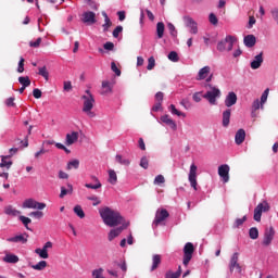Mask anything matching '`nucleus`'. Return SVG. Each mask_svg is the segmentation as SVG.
<instances>
[{"instance_id":"obj_1","label":"nucleus","mask_w":278,"mask_h":278,"mask_svg":"<svg viewBox=\"0 0 278 278\" xmlns=\"http://www.w3.org/2000/svg\"><path fill=\"white\" fill-rule=\"evenodd\" d=\"M99 214L108 227H118V225L125 224V218L121 216V213L105 206L99 210Z\"/></svg>"},{"instance_id":"obj_2","label":"nucleus","mask_w":278,"mask_h":278,"mask_svg":"<svg viewBox=\"0 0 278 278\" xmlns=\"http://www.w3.org/2000/svg\"><path fill=\"white\" fill-rule=\"evenodd\" d=\"M206 92L203 94V99H206L211 105H216L217 99H220V89L212 84L205 85Z\"/></svg>"},{"instance_id":"obj_3","label":"nucleus","mask_w":278,"mask_h":278,"mask_svg":"<svg viewBox=\"0 0 278 278\" xmlns=\"http://www.w3.org/2000/svg\"><path fill=\"white\" fill-rule=\"evenodd\" d=\"M83 99V112L93 118L94 113L92 112V108H94V96L90 92V90H86L85 94L81 97Z\"/></svg>"},{"instance_id":"obj_4","label":"nucleus","mask_w":278,"mask_h":278,"mask_svg":"<svg viewBox=\"0 0 278 278\" xmlns=\"http://www.w3.org/2000/svg\"><path fill=\"white\" fill-rule=\"evenodd\" d=\"M195 79L197 81H203V79H205L206 84H210V81L214 79V74H212V67H210V65H206L200 68Z\"/></svg>"},{"instance_id":"obj_5","label":"nucleus","mask_w":278,"mask_h":278,"mask_svg":"<svg viewBox=\"0 0 278 278\" xmlns=\"http://www.w3.org/2000/svg\"><path fill=\"white\" fill-rule=\"evenodd\" d=\"M22 207L24 210H45V207H47V204L45 202H38L29 198L23 202Z\"/></svg>"},{"instance_id":"obj_6","label":"nucleus","mask_w":278,"mask_h":278,"mask_svg":"<svg viewBox=\"0 0 278 278\" xmlns=\"http://www.w3.org/2000/svg\"><path fill=\"white\" fill-rule=\"evenodd\" d=\"M193 253H194V245L191 242L186 243L184 248V260H182L184 266H188L190 264Z\"/></svg>"},{"instance_id":"obj_7","label":"nucleus","mask_w":278,"mask_h":278,"mask_svg":"<svg viewBox=\"0 0 278 278\" xmlns=\"http://www.w3.org/2000/svg\"><path fill=\"white\" fill-rule=\"evenodd\" d=\"M268 210H270L268 202L264 201L262 203H258L257 206L254 208V220H256V223H260L262 220V213L268 212Z\"/></svg>"},{"instance_id":"obj_8","label":"nucleus","mask_w":278,"mask_h":278,"mask_svg":"<svg viewBox=\"0 0 278 278\" xmlns=\"http://www.w3.org/2000/svg\"><path fill=\"white\" fill-rule=\"evenodd\" d=\"M168 216L170 215L168 214V211H166V208L157 210L155 218L152 223V227H159V225H162V223H164V220H166Z\"/></svg>"},{"instance_id":"obj_9","label":"nucleus","mask_w":278,"mask_h":278,"mask_svg":"<svg viewBox=\"0 0 278 278\" xmlns=\"http://www.w3.org/2000/svg\"><path fill=\"white\" fill-rule=\"evenodd\" d=\"M239 257H240V253L238 252H235L230 257V262H229L230 273H233V270H236V273H239V274L242 273V266H240V263H238Z\"/></svg>"},{"instance_id":"obj_10","label":"nucleus","mask_w":278,"mask_h":278,"mask_svg":"<svg viewBox=\"0 0 278 278\" xmlns=\"http://www.w3.org/2000/svg\"><path fill=\"white\" fill-rule=\"evenodd\" d=\"M127 227H129V223L122 224L121 227L112 229L108 236L109 242H112L114 238H118V236H121V233H123V230L127 229Z\"/></svg>"},{"instance_id":"obj_11","label":"nucleus","mask_w":278,"mask_h":278,"mask_svg":"<svg viewBox=\"0 0 278 278\" xmlns=\"http://www.w3.org/2000/svg\"><path fill=\"white\" fill-rule=\"evenodd\" d=\"M83 23H85V25H94V23H97V14L92 11L84 12Z\"/></svg>"},{"instance_id":"obj_12","label":"nucleus","mask_w":278,"mask_h":278,"mask_svg":"<svg viewBox=\"0 0 278 278\" xmlns=\"http://www.w3.org/2000/svg\"><path fill=\"white\" fill-rule=\"evenodd\" d=\"M274 238H275V229L273 227H270L264 233L263 245L270 247Z\"/></svg>"},{"instance_id":"obj_13","label":"nucleus","mask_w":278,"mask_h":278,"mask_svg":"<svg viewBox=\"0 0 278 278\" xmlns=\"http://www.w3.org/2000/svg\"><path fill=\"white\" fill-rule=\"evenodd\" d=\"M184 22L186 27L190 28V34H199V28L197 26L195 21L190 16H185Z\"/></svg>"},{"instance_id":"obj_14","label":"nucleus","mask_w":278,"mask_h":278,"mask_svg":"<svg viewBox=\"0 0 278 278\" xmlns=\"http://www.w3.org/2000/svg\"><path fill=\"white\" fill-rule=\"evenodd\" d=\"M229 165L224 164L218 167V175L220 178H223L224 184H227L229 181Z\"/></svg>"},{"instance_id":"obj_15","label":"nucleus","mask_w":278,"mask_h":278,"mask_svg":"<svg viewBox=\"0 0 278 278\" xmlns=\"http://www.w3.org/2000/svg\"><path fill=\"white\" fill-rule=\"evenodd\" d=\"M264 64V53L261 52L260 54L255 55L253 61L250 63V66L253 71H257L260 66Z\"/></svg>"},{"instance_id":"obj_16","label":"nucleus","mask_w":278,"mask_h":278,"mask_svg":"<svg viewBox=\"0 0 278 278\" xmlns=\"http://www.w3.org/2000/svg\"><path fill=\"white\" fill-rule=\"evenodd\" d=\"M236 103H238V96L236 94V92H228L225 99L226 108H232V105H236Z\"/></svg>"},{"instance_id":"obj_17","label":"nucleus","mask_w":278,"mask_h":278,"mask_svg":"<svg viewBox=\"0 0 278 278\" xmlns=\"http://www.w3.org/2000/svg\"><path fill=\"white\" fill-rule=\"evenodd\" d=\"M79 140V132L72 131L68 132L65 137V144L66 147H71L72 144H75Z\"/></svg>"},{"instance_id":"obj_18","label":"nucleus","mask_w":278,"mask_h":278,"mask_svg":"<svg viewBox=\"0 0 278 278\" xmlns=\"http://www.w3.org/2000/svg\"><path fill=\"white\" fill-rule=\"evenodd\" d=\"M160 121L161 123H164V125L170 127L173 131H177V123L170 118V115H162Z\"/></svg>"},{"instance_id":"obj_19","label":"nucleus","mask_w":278,"mask_h":278,"mask_svg":"<svg viewBox=\"0 0 278 278\" xmlns=\"http://www.w3.org/2000/svg\"><path fill=\"white\" fill-rule=\"evenodd\" d=\"M247 138V131L244 129H239L235 135L236 144H242Z\"/></svg>"},{"instance_id":"obj_20","label":"nucleus","mask_w":278,"mask_h":278,"mask_svg":"<svg viewBox=\"0 0 278 278\" xmlns=\"http://www.w3.org/2000/svg\"><path fill=\"white\" fill-rule=\"evenodd\" d=\"M231 121V109H227L223 112L222 125L223 127H229V123Z\"/></svg>"},{"instance_id":"obj_21","label":"nucleus","mask_w":278,"mask_h":278,"mask_svg":"<svg viewBox=\"0 0 278 278\" xmlns=\"http://www.w3.org/2000/svg\"><path fill=\"white\" fill-rule=\"evenodd\" d=\"M161 264H162V256L160 254H154L152 256V266L150 268L151 273H153V270H157Z\"/></svg>"},{"instance_id":"obj_22","label":"nucleus","mask_w":278,"mask_h":278,"mask_svg":"<svg viewBox=\"0 0 278 278\" xmlns=\"http://www.w3.org/2000/svg\"><path fill=\"white\" fill-rule=\"evenodd\" d=\"M7 242H22V244H25L27 242V236L25 237V235H17L15 237L8 238Z\"/></svg>"},{"instance_id":"obj_23","label":"nucleus","mask_w":278,"mask_h":278,"mask_svg":"<svg viewBox=\"0 0 278 278\" xmlns=\"http://www.w3.org/2000/svg\"><path fill=\"white\" fill-rule=\"evenodd\" d=\"M243 42H244L245 47L251 49V47H255V42H257V40L255 39V37L253 35H247L243 39Z\"/></svg>"},{"instance_id":"obj_24","label":"nucleus","mask_w":278,"mask_h":278,"mask_svg":"<svg viewBox=\"0 0 278 278\" xmlns=\"http://www.w3.org/2000/svg\"><path fill=\"white\" fill-rule=\"evenodd\" d=\"M115 162H117L118 164H121L122 166H129V164H131V161L127 157H124L121 154H116L115 156Z\"/></svg>"},{"instance_id":"obj_25","label":"nucleus","mask_w":278,"mask_h":278,"mask_svg":"<svg viewBox=\"0 0 278 278\" xmlns=\"http://www.w3.org/2000/svg\"><path fill=\"white\" fill-rule=\"evenodd\" d=\"M66 194H73V185L67 184V189L65 187H61L60 199H64Z\"/></svg>"},{"instance_id":"obj_26","label":"nucleus","mask_w":278,"mask_h":278,"mask_svg":"<svg viewBox=\"0 0 278 278\" xmlns=\"http://www.w3.org/2000/svg\"><path fill=\"white\" fill-rule=\"evenodd\" d=\"M112 92V84L108 80L102 81L101 94H110Z\"/></svg>"},{"instance_id":"obj_27","label":"nucleus","mask_w":278,"mask_h":278,"mask_svg":"<svg viewBox=\"0 0 278 278\" xmlns=\"http://www.w3.org/2000/svg\"><path fill=\"white\" fill-rule=\"evenodd\" d=\"M4 214L8 216H18L21 215V211L14 208L12 205H9L4 208Z\"/></svg>"},{"instance_id":"obj_28","label":"nucleus","mask_w":278,"mask_h":278,"mask_svg":"<svg viewBox=\"0 0 278 278\" xmlns=\"http://www.w3.org/2000/svg\"><path fill=\"white\" fill-rule=\"evenodd\" d=\"M236 37L228 35L225 38V42L228 43V47L226 48V51H232L233 49V43L236 42Z\"/></svg>"},{"instance_id":"obj_29","label":"nucleus","mask_w":278,"mask_h":278,"mask_svg":"<svg viewBox=\"0 0 278 278\" xmlns=\"http://www.w3.org/2000/svg\"><path fill=\"white\" fill-rule=\"evenodd\" d=\"M118 181V176L116 175V172L114 169L109 170V184L112 186H116V182Z\"/></svg>"},{"instance_id":"obj_30","label":"nucleus","mask_w":278,"mask_h":278,"mask_svg":"<svg viewBox=\"0 0 278 278\" xmlns=\"http://www.w3.org/2000/svg\"><path fill=\"white\" fill-rule=\"evenodd\" d=\"M166 29V27L164 26L163 22H159L156 24V36L159 39L164 38V30Z\"/></svg>"},{"instance_id":"obj_31","label":"nucleus","mask_w":278,"mask_h":278,"mask_svg":"<svg viewBox=\"0 0 278 278\" xmlns=\"http://www.w3.org/2000/svg\"><path fill=\"white\" fill-rule=\"evenodd\" d=\"M3 262H5L7 264H16V263H18V256H16L14 254H7L3 257Z\"/></svg>"},{"instance_id":"obj_32","label":"nucleus","mask_w":278,"mask_h":278,"mask_svg":"<svg viewBox=\"0 0 278 278\" xmlns=\"http://www.w3.org/2000/svg\"><path fill=\"white\" fill-rule=\"evenodd\" d=\"M168 110H169L170 114H173L174 116H181L182 118H186V113L177 110L175 104H170Z\"/></svg>"},{"instance_id":"obj_33","label":"nucleus","mask_w":278,"mask_h":278,"mask_svg":"<svg viewBox=\"0 0 278 278\" xmlns=\"http://www.w3.org/2000/svg\"><path fill=\"white\" fill-rule=\"evenodd\" d=\"M8 157H12V155L1 156L0 168H10L12 166V161H5Z\"/></svg>"},{"instance_id":"obj_34","label":"nucleus","mask_w":278,"mask_h":278,"mask_svg":"<svg viewBox=\"0 0 278 278\" xmlns=\"http://www.w3.org/2000/svg\"><path fill=\"white\" fill-rule=\"evenodd\" d=\"M18 81L24 88H29V86H31V80L28 76H20Z\"/></svg>"},{"instance_id":"obj_35","label":"nucleus","mask_w":278,"mask_h":278,"mask_svg":"<svg viewBox=\"0 0 278 278\" xmlns=\"http://www.w3.org/2000/svg\"><path fill=\"white\" fill-rule=\"evenodd\" d=\"M35 253L41 257V260H49V252L43 250V248H37Z\"/></svg>"},{"instance_id":"obj_36","label":"nucleus","mask_w":278,"mask_h":278,"mask_svg":"<svg viewBox=\"0 0 278 278\" xmlns=\"http://www.w3.org/2000/svg\"><path fill=\"white\" fill-rule=\"evenodd\" d=\"M51 144H55L56 149H61L62 151L65 149L64 144L54 142L53 140H46L42 142V147H49Z\"/></svg>"},{"instance_id":"obj_37","label":"nucleus","mask_w":278,"mask_h":278,"mask_svg":"<svg viewBox=\"0 0 278 278\" xmlns=\"http://www.w3.org/2000/svg\"><path fill=\"white\" fill-rule=\"evenodd\" d=\"M268 92H270L269 88L265 89L261 96V110H264V103L268 101Z\"/></svg>"},{"instance_id":"obj_38","label":"nucleus","mask_w":278,"mask_h":278,"mask_svg":"<svg viewBox=\"0 0 278 278\" xmlns=\"http://www.w3.org/2000/svg\"><path fill=\"white\" fill-rule=\"evenodd\" d=\"M96 185L92 184H86L85 188H89L90 190H99V188H101V182L99 181V178L93 177Z\"/></svg>"},{"instance_id":"obj_39","label":"nucleus","mask_w":278,"mask_h":278,"mask_svg":"<svg viewBox=\"0 0 278 278\" xmlns=\"http://www.w3.org/2000/svg\"><path fill=\"white\" fill-rule=\"evenodd\" d=\"M33 270H45L47 268V261H40L36 265L30 266Z\"/></svg>"},{"instance_id":"obj_40","label":"nucleus","mask_w":278,"mask_h":278,"mask_svg":"<svg viewBox=\"0 0 278 278\" xmlns=\"http://www.w3.org/2000/svg\"><path fill=\"white\" fill-rule=\"evenodd\" d=\"M74 214H76L78 218H86V213H84V208H81V205L74 206Z\"/></svg>"},{"instance_id":"obj_41","label":"nucleus","mask_w":278,"mask_h":278,"mask_svg":"<svg viewBox=\"0 0 278 278\" xmlns=\"http://www.w3.org/2000/svg\"><path fill=\"white\" fill-rule=\"evenodd\" d=\"M249 236L251 240H257V238H260V230H257L256 227H252L249 230Z\"/></svg>"},{"instance_id":"obj_42","label":"nucleus","mask_w":278,"mask_h":278,"mask_svg":"<svg viewBox=\"0 0 278 278\" xmlns=\"http://www.w3.org/2000/svg\"><path fill=\"white\" fill-rule=\"evenodd\" d=\"M38 75L43 77V79H46V81H49V71H47V66L39 67Z\"/></svg>"},{"instance_id":"obj_43","label":"nucleus","mask_w":278,"mask_h":278,"mask_svg":"<svg viewBox=\"0 0 278 278\" xmlns=\"http://www.w3.org/2000/svg\"><path fill=\"white\" fill-rule=\"evenodd\" d=\"M197 170H198V167L195 166L194 163H192V164L190 165V170H189L188 178L197 179Z\"/></svg>"},{"instance_id":"obj_44","label":"nucleus","mask_w":278,"mask_h":278,"mask_svg":"<svg viewBox=\"0 0 278 278\" xmlns=\"http://www.w3.org/2000/svg\"><path fill=\"white\" fill-rule=\"evenodd\" d=\"M180 276H181V266H179V267H178V270L175 271V273L168 271L165 277H166V278H178V277H180Z\"/></svg>"},{"instance_id":"obj_45","label":"nucleus","mask_w":278,"mask_h":278,"mask_svg":"<svg viewBox=\"0 0 278 278\" xmlns=\"http://www.w3.org/2000/svg\"><path fill=\"white\" fill-rule=\"evenodd\" d=\"M167 58L169 62H179V54L176 51H170Z\"/></svg>"},{"instance_id":"obj_46","label":"nucleus","mask_w":278,"mask_h":278,"mask_svg":"<svg viewBox=\"0 0 278 278\" xmlns=\"http://www.w3.org/2000/svg\"><path fill=\"white\" fill-rule=\"evenodd\" d=\"M67 170H72V168H79V160H73L67 163Z\"/></svg>"},{"instance_id":"obj_47","label":"nucleus","mask_w":278,"mask_h":278,"mask_svg":"<svg viewBox=\"0 0 278 278\" xmlns=\"http://www.w3.org/2000/svg\"><path fill=\"white\" fill-rule=\"evenodd\" d=\"M168 31L170 34L172 38H177V28H175V25L173 23L167 24Z\"/></svg>"},{"instance_id":"obj_48","label":"nucleus","mask_w":278,"mask_h":278,"mask_svg":"<svg viewBox=\"0 0 278 278\" xmlns=\"http://www.w3.org/2000/svg\"><path fill=\"white\" fill-rule=\"evenodd\" d=\"M245 220H247V216H243L242 218H237L233 224V228L238 229L239 227H242V225H244Z\"/></svg>"},{"instance_id":"obj_49","label":"nucleus","mask_w":278,"mask_h":278,"mask_svg":"<svg viewBox=\"0 0 278 278\" xmlns=\"http://www.w3.org/2000/svg\"><path fill=\"white\" fill-rule=\"evenodd\" d=\"M28 216L33 217V218H37V219H40L45 216V213H42V211H34V212H30L28 214Z\"/></svg>"},{"instance_id":"obj_50","label":"nucleus","mask_w":278,"mask_h":278,"mask_svg":"<svg viewBox=\"0 0 278 278\" xmlns=\"http://www.w3.org/2000/svg\"><path fill=\"white\" fill-rule=\"evenodd\" d=\"M24 71H25V59L21 56L17 65V73H24Z\"/></svg>"},{"instance_id":"obj_51","label":"nucleus","mask_w":278,"mask_h":278,"mask_svg":"<svg viewBox=\"0 0 278 278\" xmlns=\"http://www.w3.org/2000/svg\"><path fill=\"white\" fill-rule=\"evenodd\" d=\"M270 15L276 25H278V8H273L270 10Z\"/></svg>"},{"instance_id":"obj_52","label":"nucleus","mask_w":278,"mask_h":278,"mask_svg":"<svg viewBox=\"0 0 278 278\" xmlns=\"http://www.w3.org/2000/svg\"><path fill=\"white\" fill-rule=\"evenodd\" d=\"M217 51H220V52L227 51V41H225V39L222 41H218Z\"/></svg>"},{"instance_id":"obj_53","label":"nucleus","mask_w":278,"mask_h":278,"mask_svg":"<svg viewBox=\"0 0 278 278\" xmlns=\"http://www.w3.org/2000/svg\"><path fill=\"white\" fill-rule=\"evenodd\" d=\"M20 220H21V223H23V225L26 227V229H29L28 225L31 223V219L29 217L21 215Z\"/></svg>"},{"instance_id":"obj_54","label":"nucleus","mask_w":278,"mask_h":278,"mask_svg":"<svg viewBox=\"0 0 278 278\" xmlns=\"http://www.w3.org/2000/svg\"><path fill=\"white\" fill-rule=\"evenodd\" d=\"M88 201H92V205L93 206H97V205H100L101 204V200H99V197L97 195H90V197H87Z\"/></svg>"},{"instance_id":"obj_55","label":"nucleus","mask_w":278,"mask_h":278,"mask_svg":"<svg viewBox=\"0 0 278 278\" xmlns=\"http://www.w3.org/2000/svg\"><path fill=\"white\" fill-rule=\"evenodd\" d=\"M148 71H153V68H155V59L153 56H150L148 59V66H147Z\"/></svg>"},{"instance_id":"obj_56","label":"nucleus","mask_w":278,"mask_h":278,"mask_svg":"<svg viewBox=\"0 0 278 278\" xmlns=\"http://www.w3.org/2000/svg\"><path fill=\"white\" fill-rule=\"evenodd\" d=\"M260 108H262V102H260V99L254 100L252 103V111L257 112Z\"/></svg>"},{"instance_id":"obj_57","label":"nucleus","mask_w":278,"mask_h":278,"mask_svg":"<svg viewBox=\"0 0 278 278\" xmlns=\"http://www.w3.org/2000/svg\"><path fill=\"white\" fill-rule=\"evenodd\" d=\"M140 166H141V168H144V170H147V168H149V159H147V156H143L140 160Z\"/></svg>"},{"instance_id":"obj_58","label":"nucleus","mask_w":278,"mask_h":278,"mask_svg":"<svg viewBox=\"0 0 278 278\" xmlns=\"http://www.w3.org/2000/svg\"><path fill=\"white\" fill-rule=\"evenodd\" d=\"M208 21L211 23V25H218V17H216V14L211 13L208 15Z\"/></svg>"},{"instance_id":"obj_59","label":"nucleus","mask_w":278,"mask_h":278,"mask_svg":"<svg viewBox=\"0 0 278 278\" xmlns=\"http://www.w3.org/2000/svg\"><path fill=\"white\" fill-rule=\"evenodd\" d=\"M192 99L195 103H201V99H203V92L193 93Z\"/></svg>"},{"instance_id":"obj_60","label":"nucleus","mask_w":278,"mask_h":278,"mask_svg":"<svg viewBox=\"0 0 278 278\" xmlns=\"http://www.w3.org/2000/svg\"><path fill=\"white\" fill-rule=\"evenodd\" d=\"M111 70L113 71V73H115L117 77H121V70L118 68V66H116L115 62L111 63Z\"/></svg>"},{"instance_id":"obj_61","label":"nucleus","mask_w":278,"mask_h":278,"mask_svg":"<svg viewBox=\"0 0 278 278\" xmlns=\"http://www.w3.org/2000/svg\"><path fill=\"white\" fill-rule=\"evenodd\" d=\"M123 34V26H117L113 30V38H118V36Z\"/></svg>"},{"instance_id":"obj_62","label":"nucleus","mask_w":278,"mask_h":278,"mask_svg":"<svg viewBox=\"0 0 278 278\" xmlns=\"http://www.w3.org/2000/svg\"><path fill=\"white\" fill-rule=\"evenodd\" d=\"M102 27H103V31H108V29L112 27V21L106 17V20H104V24L102 25Z\"/></svg>"},{"instance_id":"obj_63","label":"nucleus","mask_w":278,"mask_h":278,"mask_svg":"<svg viewBox=\"0 0 278 278\" xmlns=\"http://www.w3.org/2000/svg\"><path fill=\"white\" fill-rule=\"evenodd\" d=\"M164 181H166V179L162 175H157L154 179V185L160 186V184H164Z\"/></svg>"},{"instance_id":"obj_64","label":"nucleus","mask_w":278,"mask_h":278,"mask_svg":"<svg viewBox=\"0 0 278 278\" xmlns=\"http://www.w3.org/2000/svg\"><path fill=\"white\" fill-rule=\"evenodd\" d=\"M189 179V184L191 186V188H193V190H199L198 182H197V178H188Z\"/></svg>"}]
</instances>
